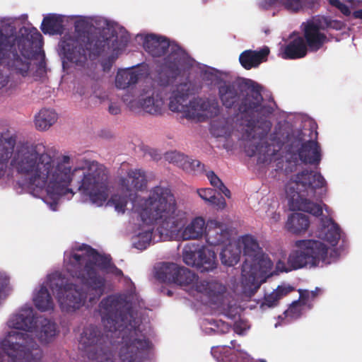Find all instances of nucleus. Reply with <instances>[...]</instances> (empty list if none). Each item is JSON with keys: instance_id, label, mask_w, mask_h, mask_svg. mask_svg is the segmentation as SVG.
Returning <instances> with one entry per match:
<instances>
[{"instance_id": "f257e3e1", "label": "nucleus", "mask_w": 362, "mask_h": 362, "mask_svg": "<svg viewBox=\"0 0 362 362\" xmlns=\"http://www.w3.org/2000/svg\"><path fill=\"white\" fill-rule=\"evenodd\" d=\"M13 170L25 180L18 184L34 197L41 198L52 211L62 197H73L77 192L90 203L101 206L104 204L112 207L118 214L132 211L136 214L141 223L134 230L132 245L137 231L144 226H154L136 211L135 204L147 197L113 194L107 200L110 186L107 173L98 163L86 158L75 160L69 155L52 156L42 144H16L11 138L0 139V180L9 169ZM124 193V192H122Z\"/></svg>"}, {"instance_id": "f03ea898", "label": "nucleus", "mask_w": 362, "mask_h": 362, "mask_svg": "<svg viewBox=\"0 0 362 362\" xmlns=\"http://www.w3.org/2000/svg\"><path fill=\"white\" fill-rule=\"evenodd\" d=\"M327 182L318 172L308 169L291 175L285 185V194L291 211H303L322 217L313 227L311 238L294 241L287 263L279 261L276 269L288 272L302 268H322L338 259V245L344 232L332 218V211L325 204H316L311 199L321 197L326 192Z\"/></svg>"}, {"instance_id": "7ed1b4c3", "label": "nucleus", "mask_w": 362, "mask_h": 362, "mask_svg": "<svg viewBox=\"0 0 362 362\" xmlns=\"http://www.w3.org/2000/svg\"><path fill=\"white\" fill-rule=\"evenodd\" d=\"M64 269L78 280L81 286L68 283L59 272L47 274L33 294V302L41 312L52 311L54 302L48 288L54 295L62 312L73 313L94 303L104 292V274L122 275L120 269L111 264L107 256L99 255L90 247L82 245L64 252Z\"/></svg>"}, {"instance_id": "20e7f679", "label": "nucleus", "mask_w": 362, "mask_h": 362, "mask_svg": "<svg viewBox=\"0 0 362 362\" xmlns=\"http://www.w3.org/2000/svg\"><path fill=\"white\" fill-rule=\"evenodd\" d=\"M218 98L223 106L232 108L238 101V112L234 116L214 121L211 134L216 136H228L240 132L244 140L252 146L247 150L250 156L259 155L264 160H271L282 147L280 134L272 132L270 111L262 104L260 87L250 79L240 78L233 82H223L218 87Z\"/></svg>"}, {"instance_id": "39448f33", "label": "nucleus", "mask_w": 362, "mask_h": 362, "mask_svg": "<svg viewBox=\"0 0 362 362\" xmlns=\"http://www.w3.org/2000/svg\"><path fill=\"white\" fill-rule=\"evenodd\" d=\"M135 210L147 221H154V226H144L137 231L134 247L143 250L151 244L160 241L178 239L199 240L205 235L207 224L201 216L190 218L188 211L178 209L171 190L156 186L148 199L135 204Z\"/></svg>"}, {"instance_id": "423d86ee", "label": "nucleus", "mask_w": 362, "mask_h": 362, "mask_svg": "<svg viewBox=\"0 0 362 362\" xmlns=\"http://www.w3.org/2000/svg\"><path fill=\"white\" fill-rule=\"evenodd\" d=\"M205 235L209 245H226L220 255L224 265L231 267L236 264L241 252L245 256L240 281L235 288L236 293L250 296L268 276L274 274L271 259L262 252L252 235H246L231 240L229 228L216 220L208 222Z\"/></svg>"}, {"instance_id": "0eeeda50", "label": "nucleus", "mask_w": 362, "mask_h": 362, "mask_svg": "<svg viewBox=\"0 0 362 362\" xmlns=\"http://www.w3.org/2000/svg\"><path fill=\"white\" fill-rule=\"evenodd\" d=\"M136 306L141 307V302L132 291L128 295L110 296L100 303L105 337L111 341L122 338L119 357L123 362H140L153 347L144 326L134 317Z\"/></svg>"}, {"instance_id": "6e6552de", "label": "nucleus", "mask_w": 362, "mask_h": 362, "mask_svg": "<svg viewBox=\"0 0 362 362\" xmlns=\"http://www.w3.org/2000/svg\"><path fill=\"white\" fill-rule=\"evenodd\" d=\"M75 32L64 35L58 45V53L64 70L71 67H82L88 58L105 54L107 62H103L104 71H108L114 61L125 50L129 42L128 33L116 26L109 37L91 38L84 31L90 28L91 16H74Z\"/></svg>"}, {"instance_id": "1a4fd4ad", "label": "nucleus", "mask_w": 362, "mask_h": 362, "mask_svg": "<svg viewBox=\"0 0 362 362\" xmlns=\"http://www.w3.org/2000/svg\"><path fill=\"white\" fill-rule=\"evenodd\" d=\"M156 277L162 282L180 285L218 314L230 319L240 314V308L237 301L219 282L198 281L197 276L189 269L174 263H163L158 266Z\"/></svg>"}, {"instance_id": "9d476101", "label": "nucleus", "mask_w": 362, "mask_h": 362, "mask_svg": "<svg viewBox=\"0 0 362 362\" xmlns=\"http://www.w3.org/2000/svg\"><path fill=\"white\" fill-rule=\"evenodd\" d=\"M37 317L33 308L23 305L7 321L11 330L0 340V362H40L43 352L34 340Z\"/></svg>"}, {"instance_id": "9b49d317", "label": "nucleus", "mask_w": 362, "mask_h": 362, "mask_svg": "<svg viewBox=\"0 0 362 362\" xmlns=\"http://www.w3.org/2000/svg\"><path fill=\"white\" fill-rule=\"evenodd\" d=\"M21 29V37L6 36L0 30V89L10 90L13 88L8 76L3 73L1 67L6 66L10 71L26 76L31 66L33 56V44L40 41L42 35L36 28Z\"/></svg>"}, {"instance_id": "f8f14e48", "label": "nucleus", "mask_w": 362, "mask_h": 362, "mask_svg": "<svg viewBox=\"0 0 362 362\" xmlns=\"http://www.w3.org/2000/svg\"><path fill=\"white\" fill-rule=\"evenodd\" d=\"M337 24L339 23L324 16H316L303 23L306 43L299 35H291L287 44L281 48V57L283 59H298L306 55L308 47L311 51L318 50L327 41L323 30L327 28H335Z\"/></svg>"}, {"instance_id": "ddd939ff", "label": "nucleus", "mask_w": 362, "mask_h": 362, "mask_svg": "<svg viewBox=\"0 0 362 362\" xmlns=\"http://www.w3.org/2000/svg\"><path fill=\"white\" fill-rule=\"evenodd\" d=\"M190 86L189 83H182L173 90L169 98V109L181 113L185 117L198 121L217 116L221 107L215 99L195 98L187 102Z\"/></svg>"}, {"instance_id": "4468645a", "label": "nucleus", "mask_w": 362, "mask_h": 362, "mask_svg": "<svg viewBox=\"0 0 362 362\" xmlns=\"http://www.w3.org/2000/svg\"><path fill=\"white\" fill-rule=\"evenodd\" d=\"M136 40L141 43L146 52L153 57H161L169 52L165 64L173 74H180L194 64L185 50L177 45L170 44L165 37L155 34H138Z\"/></svg>"}, {"instance_id": "2eb2a0df", "label": "nucleus", "mask_w": 362, "mask_h": 362, "mask_svg": "<svg viewBox=\"0 0 362 362\" xmlns=\"http://www.w3.org/2000/svg\"><path fill=\"white\" fill-rule=\"evenodd\" d=\"M309 129L298 130L288 138L287 166L286 171H292L291 167L297 165L298 160L303 163L317 165L321 160L320 146L315 141L317 132L315 124L310 121Z\"/></svg>"}, {"instance_id": "dca6fc26", "label": "nucleus", "mask_w": 362, "mask_h": 362, "mask_svg": "<svg viewBox=\"0 0 362 362\" xmlns=\"http://www.w3.org/2000/svg\"><path fill=\"white\" fill-rule=\"evenodd\" d=\"M123 101L132 111L143 110L151 115L160 114L164 108L163 98L154 91L151 84L141 86L134 95L126 94Z\"/></svg>"}, {"instance_id": "f3484780", "label": "nucleus", "mask_w": 362, "mask_h": 362, "mask_svg": "<svg viewBox=\"0 0 362 362\" xmlns=\"http://www.w3.org/2000/svg\"><path fill=\"white\" fill-rule=\"evenodd\" d=\"M98 332L97 329L94 327L86 328L79 340L81 349H84L88 358L91 361L112 362L110 354L104 351L100 346V343L98 344L100 341H103V337H100Z\"/></svg>"}, {"instance_id": "a211bd4d", "label": "nucleus", "mask_w": 362, "mask_h": 362, "mask_svg": "<svg viewBox=\"0 0 362 362\" xmlns=\"http://www.w3.org/2000/svg\"><path fill=\"white\" fill-rule=\"evenodd\" d=\"M149 74L150 67L145 63L132 68L121 69L115 76V85L117 88L126 89Z\"/></svg>"}, {"instance_id": "6ab92c4d", "label": "nucleus", "mask_w": 362, "mask_h": 362, "mask_svg": "<svg viewBox=\"0 0 362 362\" xmlns=\"http://www.w3.org/2000/svg\"><path fill=\"white\" fill-rule=\"evenodd\" d=\"M231 346H217L211 348V354L217 362H250V355L242 350L240 345L234 341H230Z\"/></svg>"}, {"instance_id": "aec40b11", "label": "nucleus", "mask_w": 362, "mask_h": 362, "mask_svg": "<svg viewBox=\"0 0 362 362\" xmlns=\"http://www.w3.org/2000/svg\"><path fill=\"white\" fill-rule=\"evenodd\" d=\"M119 185L122 192L134 196L136 194V192L146 187L147 180L145 173L139 169L130 170L125 177L120 179Z\"/></svg>"}, {"instance_id": "412c9836", "label": "nucleus", "mask_w": 362, "mask_h": 362, "mask_svg": "<svg viewBox=\"0 0 362 362\" xmlns=\"http://www.w3.org/2000/svg\"><path fill=\"white\" fill-rule=\"evenodd\" d=\"M74 17L73 16L49 13L44 17L41 24V30L45 34H60L64 27L71 23Z\"/></svg>"}, {"instance_id": "4be33fe9", "label": "nucleus", "mask_w": 362, "mask_h": 362, "mask_svg": "<svg viewBox=\"0 0 362 362\" xmlns=\"http://www.w3.org/2000/svg\"><path fill=\"white\" fill-rule=\"evenodd\" d=\"M59 333V330L57 324L47 318H38L36 328L33 331V334L44 344L54 341Z\"/></svg>"}, {"instance_id": "5701e85b", "label": "nucleus", "mask_w": 362, "mask_h": 362, "mask_svg": "<svg viewBox=\"0 0 362 362\" xmlns=\"http://www.w3.org/2000/svg\"><path fill=\"white\" fill-rule=\"evenodd\" d=\"M269 53L268 47H264L259 51L246 50L240 55L239 60L244 68L250 69L264 61Z\"/></svg>"}, {"instance_id": "b1692460", "label": "nucleus", "mask_w": 362, "mask_h": 362, "mask_svg": "<svg viewBox=\"0 0 362 362\" xmlns=\"http://www.w3.org/2000/svg\"><path fill=\"white\" fill-rule=\"evenodd\" d=\"M309 226L310 221L308 216L300 213L291 214L285 225L287 230L296 235L305 233L309 228Z\"/></svg>"}, {"instance_id": "393cba45", "label": "nucleus", "mask_w": 362, "mask_h": 362, "mask_svg": "<svg viewBox=\"0 0 362 362\" xmlns=\"http://www.w3.org/2000/svg\"><path fill=\"white\" fill-rule=\"evenodd\" d=\"M198 262L197 268L201 272H209L215 269L217 266V261L215 252L211 249L202 247L199 249Z\"/></svg>"}, {"instance_id": "a878e982", "label": "nucleus", "mask_w": 362, "mask_h": 362, "mask_svg": "<svg viewBox=\"0 0 362 362\" xmlns=\"http://www.w3.org/2000/svg\"><path fill=\"white\" fill-rule=\"evenodd\" d=\"M57 119L58 115L54 110L43 108L35 115L34 123L37 129L45 131L49 129Z\"/></svg>"}, {"instance_id": "bb28decb", "label": "nucleus", "mask_w": 362, "mask_h": 362, "mask_svg": "<svg viewBox=\"0 0 362 362\" xmlns=\"http://www.w3.org/2000/svg\"><path fill=\"white\" fill-rule=\"evenodd\" d=\"M293 288L289 284H283L279 285L275 290L269 294L264 296V301L260 305L262 310L276 306L279 300L284 296H286Z\"/></svg>"}, {"instance_id": "cd10ccee", "label": "nucleus", "mask_w": 362, "mask_h": 362, "mask_svg": "<svg viewBox=\"0 0 362 362\" xmlns=\"http://www.w3.org/2000/svg\"><path fill=\"white\" fill-rule=\"evenodd\" d=\"M167 159L187 172L195 171L200 165L199 160H193L179 152L168 153Z\"/></svg>"}, {"instance_id": "c85d7f7f", "label": "nucleus", "mask_w": 362, "mask_h": 362, "mask_svg": "<svg viewBox=\"0 0 362 362\" xmlns=\"http://www.w3.org/2000/svg\"><path fill=\"white\" fill-rule=\"evenodd\" d=\"M199 196L207 204L213 206L218 210L224 209L226 202L224 198H217L214 191L211 188H202L197 190Z\"/></svg>"}, {"instance_id": "c756f323", "label": "nucleus", "mask_w": 362, "mask_h": 362, "mask_svg": "<svg viewBox=\"0 0 362 362\" xmlns=\"http://www.w3.org/2000/svg\"><path fill=\"white\" fill-rule=\"evenodd\" d=\"M305 308L300 303V302H293L284 313V316L279 317V319L281 320L283 322L281 323H276L275 327H277L279 325L286 324L298 319L303 314Z\"/></svg>"}, {"instance_id": "7c9ffc66", "label": "nucleus", "mask_w": 362, "mask_h": 362, "mask_svg": "<svg viewBox=\"0 0 362 362\" xmlns=\"http://www.w3.org/2000/svg\"><path fill=\"white\" fill-rule=\"evenodd\" d=\"M198 250L197 245L195 244L186 245L182 252L184 262L189 266L197 267L198 262Z\"/></svg>"}, {"instance_id": "2f4dec72", "label": "nucleus", "mask_w": 362, "mask_h": 362, "mask_svg": "<svg viewBox=\"0 0 362 362\" xmlns=\"http://www.w3.org/2000/svg\"><path fill=\"white\" fill-rule=\"evenodd\" d=\"M201 76L204 81L210 84L218 83L221 78L220 73L217 70L208 66L202 68Z\"/></svg>"}, {"instance_id": "473e14b6", "label": "nucleus", "mask_w": 362, "mask_h": 362, "mask_svg": "<svg viewBox=\"0 0 362 362\" xmlns=\"http://www.w3.org/2000/svg\"><path fill=\"white\" fill-rule=\"evenodd\" d=\"M321 292V289L319 288H316L315 291H300V298L298 301L300 302L305 308H310V303Z\"/></svg>"}, {"instance_id": "72a5a7b5", "label": "nucleus", "mask_w": 362, "mask_h": 362, "mask_svg": "<svg viewBox=\"0 0 362 362\" xmlns=\"http://www.w3.org/2000/svg\"><path fill=\"white\" fill-rule=\"evenodd\" d=\"M12 290L11 276L5 270L0 269V295L7 294Z\"/></svg>"}, {"instance_id": "f704fd0d", "label": "nucleus", "mask_w": 362, "mask_h": 362, "mask_svg": "<svg viewBox=\"0 0 362 362\" xmlns=\"http://www.w3.org/2000/svg\"><path fill=\"white\" fill-rule=\"evenodd\" d=\"M306 0H281V6L291 11H298L303 8Z\"/></svg>"}, {"instance_id": "c9c22d12", "label": "nucleus", "mask_w": 362, "mask_h": 362, "mask_svg": "<svg viewBox=\"0 0 362 362\" xmlns=\"http://www.w3.org/2000/svg\"><path fill=\"white\" fill-rule=\"evenodd\" d=\"M259 4L265 10H271L273 14H275L281 6V0H259Z\"/></svg>"}, {"instance_id": "e433bc0d", "label": "nucleus", "mask_w": 362, "mask_h": 362, "mask_svg": "<svg viewBox=\"0 0 362 362\" xmlns=\"http://www.w3.org/2000/svg\"><path fill=\"white\" fill-rule=\"evenodd\" d=\"M250 325L247 320H240L234 325V332L239 335H244L250 329Z\"/></svg>"}, {"instance_id": "4c0bfd02", "label": "nucleus", "mask_w": 362, "mask_h": 362, "mask_svg": "<svg viewBox=\"0 0 362 362\" xmlns=\"http://www.w3.org/2000/svg\"><path fill=\"white\" fill-rule=\"evenodd\" d=\"M265 219L270 225H274L280 221V214L276 212L275 206H272L266 211Z\"/></svg>"}, {"instance_id": "58836bf2", "label": "nucleus", "mask_w": 362, "mask_h": 362, "mask_svg": "<svg viewBox=\"0 0 362 362\" xmlns=\"http://www.w3.org/2000/svg\"><path fill=\"white\" fill-rule=\"evenodd\" d=\"M212 325H214V327H211L210 329H214V333H226L230 330V327L228 325L222 320H214Z\"/></svg>"}, {"instance_id": "ea45409f", "label": "nucleus", "mask_w": 362, "mask_h": 362, "mask_svg": "<svg viewBox=\"0 0 362 362\" xmlns=\"http://www.w3.org/2000/svg\"><path fill=\"white\" fill-rule=\"evenodd\" d=\"M327 1L331 6L338 8L343 14L348 16L351 13L349 6L341 3L339 0Z\"/></svg>"}, {"instance_id": "a19ab883", "label": "nucleus", "mask_w": 362, "mask_h": 362, "mask_svg": "<svg viewBox=\"0 0 362 362\" xmlns=\"http://www.w3.org/2000/svg\"><path fill=\"white\" fill-rule=\"evenodd\" d=\"M91 19L93 20L90 24V28H103L105 25H109V23L107 19L100 17V16H91Z\"/></svg>"}, {"instance_id": "79ce46f5", "label": "nucleus", "mask_w": 362, "mask_h": 362, "mask_svg": "<svg viewBox=\"0 0 362 362\" xmlns=\"http://www.w3.org/2000/svg\"><path fill=\"white\" fill-rule=\"evenodd\" d=\"M206 177L208 180L210 182V184L218 189L220 188V187H223V182L218 177V176L213 172V171H209L206 173Z\"/></svg>"}, {"instance_id": "37998d69", "label": "nucleus", "mask_w": 362, "mask_h": 362, "mask_svg": "<svg viewBox=\"0 0 362 362\" xmlns=\"http://www.w3.org/2000/svg\"><path fill=\"white\" fill-rule=\"evenodd\" d=\"M109 112L112 115H117L120 112V107L116 103H111L109 106Z\"/></svg>"}, {"instance_id": "c03bdc74", "label": "nucleus", "mask_w": 362, "mask_h": 362, "mask_svg": "<svg viewBox=\"0 0 362 362\" xmlns=\"http://www.w3.org/2000/svg\"><path fill=\"white\" fill-rule=\"evenodd\" d=\"M226 197L230 198L231 194L230 190L223 185V187H220L218 189Z\"/></svg>"}, {"instance_id": "a18cd8bd", "label": "nucleus", "mask_w": 362, "mask_h": 362, "mask_svg": "<svg viewBox=\"0 0 362 362\" xmlns=\"http://www.w3.org/2000/svg\"><path fill=\"white\" fill-rule=\"evenodd\" d=\"M213 324H214V322H211L206 324L205 330L208 332L214 331V329H210L211 327H214V325H212Z\"/></svg>"}, {"instance_id": "49530a36", "label": "nucleus", "mask_w": 362, "mask_h": 362, "mask_svg": "<svg viewBox=\"0 0 362 362\" xmlns=\"http://www.w3.org/2000/svg\"><path fill=\"white\" fill-rule=\"evenodd\" d=\"M354 16L356 18H362V9L355 11Z\"/></svg>"}, {"instance_id": "de8ad7c7", "label": "nucleus", "mask_w": 362, "mask_h": 362, "mask_svg": "<svg viewBox=\"0 0 362 362\" xmlns=\"http://www.w3.org/2000/svg\"><path fill=\"white\" fill-rule=\"evenodd\" d=\"M16 19H17L16 18H11V19H8V21H9V23H9V24H10V23H14V22H15V21H16Z\"/></svg>"}, {"instance_id": "09e8293b", "label": "nucleus", "mask_w": 362, "mask_h": 362, "mask_svg": "<svg viewBox=\"0 0 362 362\" xmlns=\"http://www.w3.org/2000/svg\"><path fill=\"white\" fill-rule=\"evenodd\" d=\"M21 18L23 19V20H26L28 16L26 15H23L21 16Z\"/></svg>"}, {"instance_id": "8fccbe9b", "label": "nucleus", "mask_w": 362, "mask_h": 362, "mask_svg": "<svg viewBox=\"0 0 362 362\" xmlns=\"http://www.w3.org/2000/svg\"><path fill=\"white\" fill-rule=\"evenodd\" d=\"M256 362H266V361H264V360H259V361H256Z\"/></svg>"}, {"instance_id": "3c124183", "label": "nucleus", "mask_w": 362, "mask_h": 362, "mask_svg": "<svg viewBox=\"0 0 362 362\" xmlns=\"http://www.w3.org/2000/svg\"><path fill=\"white\" fill-rule=\"evenodd\" d=\"M182 279H183V280H185V281L187 280V279H186V277H185V276H182Z\"/></svg>"}]
</instances>
